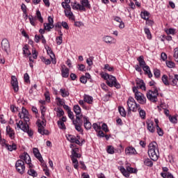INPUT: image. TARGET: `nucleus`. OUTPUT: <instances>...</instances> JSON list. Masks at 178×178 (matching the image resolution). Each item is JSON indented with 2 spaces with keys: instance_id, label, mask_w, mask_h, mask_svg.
<instances>
[{
  "instance_id": "1",
  "label": "nucleus",
  "mask_w": 178,
  "mask_h": 178,
  "mask_svg": "<svg viewBox=\"0 0 178 178\" xmlns=\"http://www.w3.org/2000/svg\"><path fill=\"white\" fill-rule=\"evenodd\" d=\"M147 154L152 160L158 161V158H159V150L158 149L156 142L149 143Z\"/></svg>"
},
{
  "instance_id": "2",
  "label": "nucleus",
  "mask_w": 178,
  "mask_h": 178,
  "mask_svg": "<svg viewBox=\"0 0 178 178\" xmlns=\"http://www.w3.org/2000/svg\"><path fill=\"white\" fill-rule=\"evenodd\" d=\"M102 79L106 80V83L108 87H115V88H120V83H118L116 77L109 75L108 73H103L101 74Z\"/></svg>"
},
{
  "instance_id": "3",
  "label": "nucleus",
  "mask_w": 178,
  "mask_h": 178,
  "mask_svg": "<svg viewBox=\"0 0 178 178\" xmlns=\"http://www.w3.org/2000/svg\"><path fill=\"white\" fill-rule=\"evenodd\" d=\"M79 148H74L72 149L71 152V161H72V163L74 165V169H79V161L77 160V158H81V154H79Z\"/></svg>"
},
{
  "instance_id": "4",
  "label": "nucleus",
  "mask_w": 178,
  "mask_h": 178,
  "mask_svg": "<svg viewBox=\"0 0 178 178\" xmlns=\"http://www.w3.org/2000/svg\"><path fill=\"white\" fill-rule=\"evenodd\" d=\"M133 92L135 94V99L138 101L139 104L141 105H145V104H147V98L144 95V94L141 93L138 91V89H137V87L134 86L132 88Z\"/></svg>"
},
{
  "instance_id": "5",
  "label": "nucleus",
  "mask_w": 178,
  "mask_h": 178,
  "mask_svg": "<svg viewBox=\"0 0 178 178\" xmlns=\"http://www.w3.org/2000/svg\"><path fill=\"white\" fill-rule=\"evenodd\" d=\"M158 95H159V92H158V88L155 86L146 94L147 99L151 101V102H156V101H158Z\"/></svg>"
},
{
  "instance_id": "6",
  "label": "nucleus",
  "mask_w": 178,
  "mask_h": 178,
  "mask_svg": "<svg viewBox=\"0 0 178 178\" xmlns=\"http://www.w3.org/2000/svg\"><path fill=\"white\" fill-rule=\"evenodd\" d=\"M128 111L129 112H137L138 109H140V104L136 102L134 98L130 97L127 101Z\"/></svg>"
},
{
  "instance_id": "7",
  "label": "nucleus",
  "mask_w": 178,
  "mask_h": 178,
  "mask_svg": "<svg viewBox=\"0 0 178 178\" xmlns=\"http://www.w3.org/2000/svg\"><path fill=\"white\" fill-rule=\"evenodd\" d=\"M17 127L18 129L22 130V131H24V133H27L29 137H33V131L29 129V122L24 123L23 121L19 120L18 122H17Z\"/></svg>"
},
{
  "instance_id": "8",
  "label": "nucleus",
  "mask_w": 178,
  "mask_h": 178,
  "mask_svg": "<svg viewBox=\"0 0 178 178\" xmlns=\"http://www.w3.org/2000/svg\"><path fill=\"white\" fill-rule=\"evenodd\" d=\"M15 168L17 172L20 175H24L26 170V165H24V161L23 160H17L15 163Z\"/></svg>"
},
{
  "instance_id": "9",
  "label": "nucleus",
  "mask_w": 178,
  "mask_h": 178,
  "mask_svg": "<svg viewBox=\"0 0 178 178\" xmlns=\"http://www.w3.org/2000/svg\"><path fill=\"white\" fill-rule=\"evenodd\" d=\"M46 123L47 122H45L44 120H42V121L40 122H38V133H40V134H42V136H48V134H49V131L45 129L44 127L46 125Z\"/></svg>"
},
{
  "instance_id": "10",
  "label": "nucleus",
  "mask_w": 178,
  "mask_h": 178,
  "mask_svg": "<svg viewBox=\"0 0 178 178\" xmlns=\"http://www.w3.org/2000/svg\"><path fill=\"white\" fill-rule=\"evenodd\" d=\"M1 45L2 50L4 51L7 55H8L10 51V44L9 43V40H8L6 38L3 39L1 40Z\"/></svg>"
},
{
  "instance_id": "11",
  "label": "nucleus",
  "mask_w": 178,
  "mask_h": 178,
  "mask_svg": "<svg viewBox=\"0 0 178 178\" xmlns=\"http://www.w3.org/2000/svg\"><path fill=\"white\" fill-rule=\"evenodd\" d=\"M18 115L20 119H24V123H29L30 122V118L29 117V111L24 107H22V112L19 113Z\"/></svg>"
},
{
  "instance_id": "12",
  "label": "nucleus",
  "mask_w": 178,
  "mask_h": 178,
  "mask_svg": "<svg viewBox=\"0 0 178 178\" xmlns=\"http://www.w3.org/2000/svg\"><path fill=\"white\" fill-rule=\"evenodd\" d=\"M67 139L68 141L77 144L78 145H80V136H74V135H68L67 136Z\"/></svg>"
},
{
  "instance_id": "13",
  "label": "nucleus",
  "mask_w": 178,
  "mask_h": 178,
  "mask_svg": "<svg viewBox=\"0 0 178 178\" xmlns=\"http://www.w3.org/2000/svg\"><path fill=\"white\" fill-rule=\"evenodd\" d=\"M147 129L150 133H155V127L154 126V121L147 120L146 122Z\"/></svg>"
},
{
  "instance_id": "14",
  "label": "nucleus",
  "mask_w": 178,
  "mask_h": 178,
  "mask_svg": "<svg viewBox=\"0 0 178 178\" xmlns=\"http://www.w3.org/2000/svg\"><path fill=\"white\" fill-rule=\"evenodd\" d=\"M11 84L15 92H17V91H19V84L17 83V79L16 78V76H12Z\"/></svg>"
},
{
  "instance_id": "15",
  "label": "nucleus",
  "mask_w": 178,
  "mask_h": 178,
  "mask_svg": "<svg viewBox=\"0 0 178 178\" xmlns=\"http://www.w3.org/2000/svg\"><path fill=\"white\" fill-rule=\"evenodd\" d=\"M136 88H140V90H143V91H145L147 90V88L145 87V83H144V81L143 79H137L136 80Z\"/></svg>"
},
{
  "instance_id": "16",
  "label": "nucleus",
  "mask_w": 178,
  "mask_h": 178,
  "mask_svg": "<svg viewBox=\"0 0 178 178\" xmlns=\"http://www.w3.org/2000/svg\"><path fill=\"white\" fill-rule=\"evenodd\" d=\"M83 120L84 122V127L86 130L91 129V127H92V125L91 124V122H90V120L86 116H82Z\"/></svg>"
},
{
  "instance_id": "17",
  "label": "nucleus",
  "mask_w": 178,
  "mask_h": 178,
  "mask_svg": "<svg viewBox=\"0 0 178 178\" xmlns=\"http://www.w3.org/2000/svg\"><path fill=\"white\" fill-rule=\"evenodd\" d=\"M20 159L24 161L25 163H30V162H31V158L30 157V155L27 154V152L23 153L20 156Z\"/></svg>"
},
{
  "instance_id": "18",
  "label": "nucleus",
  "mask_w": 178,
  "mask_h": 178,
  "mask_svg": "<svg viewBox=\"0 0 178 178\" xmlns=\"http://www.w3.org/2000/svg\"><path fill=\"white\" fill-rule=\"evenodd\" d=\"M125 154L126 155H136L137 154V152L136 151V149L133 147H128L125 149Z\"/></svg>"
},
{
  "instance_id": "19",
  "label": "nucleus",
  "mask_w": 178,
  "mask_h": 178,
  "mask_svg": "<svg viewBox=\"0 0 178 178\" xmlns=\"http://www.w3.org/2000/svg\"><path fill=\"white\" fill-rule=\"evenodd\" d=\"M33 152L34 156H35V158H37V159H38L40 162H42L43 159H42V156H41V153H40V150H38V148L35 147L33 149Z\"/></svg>"
},
{
  "instance_id": "20",
  "label": "nucleus",
  "mask_w": 178,
  "mask_h": 178,
  "mask_svg": "<svg viewBox=\"0 0 178 178\" xmlns=\"http://www.w3.org/2000/svg\"><path fill=\"white\" fill-rule=\"evenodd\" d=\"M6 133L9 136L10 138H11L12 140L15 138V132L13 131V130H12L10 126L6 127Z\"/></svg>"
},
{
  "instance_id": "21",
  "label": "nucleus",
  "mask_w": 178,
  "mask_h": 178,
  "mask_svg": "<svg viewBox=\"0 0 178 178\" xmlns=\"http://www.w3.org/2000/svg\"><path fill=\"white\" fill-rule=\"evenodd\" d=\"M64 12H65V15L67 17H68L69 19H74L73 13L72 12V8L65 10Z\"/></svg>"
},
{
  "instance_id": "22",
  "label": "nucleus",
  "mask_w": 178,
  "mask_h": 178,
  "mask_svg": "<svg viewBox=\"0 0 178 178\" xmlns=\"http://www.w3.org/2000/svg\"><path fill=\"white\" fill-rule=\"evenodd\" d=\"M83 115H76V120H73V124H79V125H83V121L81 119H83Z\"/></svg>"
},
{
  "instance_id": "23",
  "label": "nucleus",
  "mask_w": 178,
  "mask_h": 178,
  "mask_svg": "<svg viewBox=\"0 0 178 178\" xmlns=\"http://www.w3.org/2000/svg\"><path fill=\"white\" fill-rule=\"evenodd\" d=\"M61 75L62 77H64L65 79H67L69 77V68L62 67L61 70Z\"/></svg>"
},
{
  "instance_id": "24",
  "label": "nucleus",
  "mask_w": 178,
  "mask_h": 178,
  "mask_svg": "<svg viewBox=\"0 0 178 178\" xmlns=\"http://www.w3.org/2000/svg\"><path fill=\"white\" fill-rule=\"evenodd\" d=\"M143 71L145 72V74H147L148 77L151 79L152 77V73L151 72V70L149 69V66L146 65L143 67Z\"/></svg>"
},
{
  "instance_id": "25",
  "label": "nucleus",
  "mask_w": 178,
  "mask_h": 178,
  "mask_svg": "<svg viewBox=\"0 0 178 178\" xmlns=\"http://www.w3.org/2000/svg\"><path fill=\"white\" fill-rule=\"evenodd\" d=\"M137 60L139 63V66H140V67H145L146 65L145 61L144 60V56H140L138 58Z\"/></svg>"
},
{
  "instance_id": "26",
  "label": "nucleus",
  "mask_w": 178,
  "mask_h": 178,
  "mask_svg": "<svg viewBox=\"0 0 178 178\" xmlns=\"http://www.w3.org/2000/svg\"><path fill=\"white\" fill-rule=\"evenodd\" d=\"M84 102H87V104H92L93 98L92 97L88 95H84L83 96Z\"/></svg>"
},
{
  "instance_id": "27",
  "label": "nucleus",
  "mask_w": 178,
  "mask_h": 178,
  "mask_svg": "<svg viewBox=\"0 0 178 178\" xmlns=\"http://www.w3.org/2000/svg\"><path fill=\"white\" fill-rule=\"evenodd\" d=\"M115 39H113V38L111 37V36H104L103 38V41H104V42H106V44H113V40Z\"/></svg>"
},
{
  "instance_id": "28",
  "label": "nucleus",
  "mask_w": 178,
  "mask_h": 178,
  "mask_svg": "<svg viewBox=\"0 0 178 178\" xmlns=\"http://www.w3.org/2000/svg\"><path fill=\"white\" fill-rule=\"evenodd\" d=\"M140 17L144 20H148L149 19V13L147 10L140 13Z\"/></svg>"
},
{
  "instance_id": "29",
  "label": "nucleus",
  "mask_w": 178,
  "mask_h": 178,
  "mask_svg": "<svg viewBox=\"0 0 178 178\" xmlns=\"http://www.w3.org/2000/svg\"><path fill=\"white\" fill-rule=\"evenodd\" d=\"M60 92L61 94V96L63 98H66V97H69V95H70L69 90H67L65 89V88H61L60 90Z\"/></svg>"
},
{
  "instance_id": "30",
  "label": "nucleus",
  "mask_w": 178,
  "mask_h": 178,
  "mask_svg": "<svg viewBox=\"0 0 178 178\" xmlns=\"http://www.w3.org/2000/svg\"><path fill=\"white\" fill-rule=\"evenodd\" d=\"M81 6H83V8H87L88 9H90L91 8V5L88 2V0H81Z\"/></svg>"
},
{
  "instance_id": "31",
  "label": "nucleus",
  "mask_w": 178,
  "mask_h": 178,
  "mask_svg": "<svg viewBox=\"0 0 178 178\" xmlns=\"http://www.w3.org/2000/svg\"><path fill=\"white\" fill-rule=\"evenodd\" d=\"M74 112L76 113V116H80V113H81V108L79 105L74 106Z\"/></svg>"
},
{
  "instance_id": "32",
  "label": "nucleus",
  "mask_w": 178,
  "mask_h": 178,
  "mask_svg": "<svg viewBox=\"0 0 178 178\" xmlns=\"http://www.w3.org/2000/svg\"><path fill=\"white\" fill-rule=\"evenodd\" d=\"M43 26L46 31H51V30L54 27V24L48 23H44Z\"/></svg>"
},
{
  "instance_id": "33",
  "label": "nucleus",
  "mask_w": 178,
  "mask_h": 178,
  "mask_svg": "<svg viewBox=\"0 0 178 178\" xmlns=\"http://www.w3.org/2000/svg\"><path fill=\"white\" fill-rule=\"evenodd\" d=\"M144 165H145V166H149L151 168L154 165V162H152V159H145L144 160Z\"/></svg>"
},
{
  "instance_id": "34",
  "label": "nucleus",
  "mask_w": 178,
  "mask_h": 178,
  "mask_svg": "<svg viewBox=\"0 0 178 178\" xmlns=\"http://www.w3.org/2000/svg\"><path fill=\"white\" fill-rule=\"evenodd\" d=\"M120 170L123 176H124L125 177H130V174L129 173V171H127V170H126L124 167H120Z\"/></svg>"
},
{
  "instance_id": "35",
  "label": "nucleus",
  "mask_w": 178,
  "mask_h": 178,
  "mask_svg": "<svg viewBox=\"0 0 178 178\" xmlns=\"http://www.w3.org/2000/svg\"><path fill=\"white\" fill-rule=\"evenodd\" d=\"M29 19L31 26H33L35 27V26L36 25L35 22H37V17L31 15L29 17Z\"/></svg>"
},
{
  "instance_id": "36",
  "label": "nucleus",
  "mask_w": 178,
  "mask_h": 178,
  "mask_svg": "<svg viewBox=\"0 0 178 178\" xmlns=\"http://www.w3.org/2000/svg\"><path fill=\"white\" fill-rule=\"evenodd\" d=\"M72 9H79V10H83V12H86V8L81 6L80 3H75L74 5H73Z\"/></svg>"
},
{
  "instance_id": "37",
  "label": "nucleus",
  "mask_w": 178,
  "mask_h": 178,
  "mask_svg": "<svg viewBox=\"0 0 178 178\" xmlns=\"http://www.w3.org/2000/svg\"><path fill=\"white\" fill-rule=\"evenodd\" d=\"M35 17H36L40 23H44V19L42 16H41V12H40V10L36 11V16H35Z\"/></svg>"
},
{
  "instance_id": "38",
  "label": "nucleus",
  "mask_w": 178,
  "mask_h": 178,
  "mask_svg": "<svg viewBox=\"0 0 178 178\" xmlns=\"http://www.w3.org/2000/svg\"><path fill=\"white\" fill-rule=\"evenodd\" d=\"M28 175H29V176H32V177H37V176H38V174L35 170H34V169H29L28 170Z\"/></svg>"
},
{
  "instance_id": "39",
  "label": "nucleus",
  "mask_w": 178,
  "mask_h": 178,
  "mask_svg": "<svg viewBox=\"0 0 178 178\" xmlns=\"http://www.w3.org/2000/svg\"><path fill=\"white\" fill-rule=\"evenodd\" d=\"M118 111L120 113V114L123 117L125 118L126 116V110H124V108L122 107V106H119L118 107Z\"/></svg>"
},
{
  "instance_id": "40",
  "label": "nucleus",
  "mask_w": 178,
  "mask_h": 178,
  "mask_svg": "<svg viewBox=\"0 0 178 178\" xmlns=\"http://www.w3.org/2000/svg\"><path fill=\"white\" fill-rule=\"evenodd\" d=\"M57 124L61 130H65L66 129V125H65V122H63L62 121H58Z\"/></svg>"
},
{
  "instance_id": "41",
  "label": "nucleus",
  "mask_w": 178,
  "mask_h": 178,
  "mask_svg": "<svg viewBox=\"0 0 178 178\" xmlns=\"http://www.w3.org/2000/svg\"><path fill=\"white\" fill-rule=\"evenodd\" d=\"M145 33L147 35V38L148 40H151L152 38V35H151V31L148 28H145L144 29Z\"/></svg>"
},
{
  "instance_id": "42",
  "label": "nucleus",
  "mask_w": 178,
  "mask_h": 178,
  "mask_svg": "<svg viewBox=\"0 0 178 178\" xmlns=\"http://www.w3.org/2000/svg\"><path fill=\"white\" fill-rule=\"evenodd\" d=\"M107 152L108 154H111V155L115 154V148L112 145H109L107 147Z\"/></svg>"
},
{
  "instance_id": "43",
  "label": "nucleus",
  "mask_w": 178,
  "mask_h": 178,
  "mask_svg": "<svg viewBox=\"0 0 178 178\" xmlns=\"http://www.w3.org/2000/svg\"><path fill=\"white\" fill-rule=\"evenodd\" d=\"M6 148H8V151H13L15 149H16V145L15 144H13V145H6Z\"/></svg>"
},
{
  "instance_id": "44",
  "label": "nucleus",
  "mask_w": 178,
  "mask_h": 178,
  "mask_svg": "<svg viewBox=\"0 0 178 178\" xmlns=\"http://www.w3.org/2000/svg\"><path fill=\"white\" fill-rule=\"evenodd\" d=\"M138 110L141 119H145V111L141 109V107H140V109Z\"/></svg>"
},
{
  "instance_id": "45",
  "label": "nucleus",
  "mask_w": 178,
  "mask_h": 178,
  "mask_svg": "<svg viewBox=\"0 0 178 178\" xmlns=\"http://www.w3.org/2000/svg\"><path fill=\"white\" fill-rule=\"evenodd\" d=\"M56 100L58 105H60V106H63V105H65V101L60 97H56Z\"/></svg>"
},
{
  "instance_id": "46",
  "label": "nucleus",
  "mask_w": 178,
  "mask_h": 178,
  "mask_svg": "<svg viewBox=\"0 0 178 178\" xmlns=\"http://www.w3.org/2000/svg\"><path fill=\"white\" fill-rule=\"evenodd\" d=\"M166 65L168 66V67H170V68H172L176 66V65L173 61H170V60L166 61Z\"/></svg>"
},
{
  "instance_id": "47",
  "label": "nucleus",
  "mask_w": 178,
  "mask_h": 178,
  "mask_svg": "<svg viewBox=\"0 0 178 178\" xmlns=\"http://www.w3.org/2000/svg\"><path fill=\"white\" fill-rule=\"evenodd\" d=\"M163 83L165 84V86H169V82L168 81V76L163 75L161 79Z\"/></svg>"
},
{
  "instance_id": "48",
  "label": "nucleus",
  "mask_w": 178,
  "mask_h": 178,
  "mask_svg": "<svg viewBox=\"0 0 178 178\" xmlns=\"http://www.w3.org/2000/svg\"><path fill=\"white\" fill-rule=\"evenodd\" d=\"M156 130H157V134H159V136L160 137H162V136H163V130H162V129H161V127H159V125H157Z\"/></svg>"
},
{
  "instance_id": "49",
  "label": "nucleus",
  "mask_w": 178,
  "mask_h": 178,
  "mask_svg": "<svg viewBox=\"0 0 178 178\" xmlns=\"http://www.w3.org/2000/svg\"><path fill=\"white\" fill-rule=\"evenodd\" d=\"M112 97V93L111 92H108V94L105 95L103 97L104 101H109V98Z\"/></svg>"
},
{
  "instance_id": "50",
  "label": "nucleus",
  "mask_w": 178,
  "mask_h": 178,
  "mask_svg": "<svg viewBox=\"0 0 178 178\" xmlns=\"http://www.w3.org/2000/svg\"><path fill=\"white\" fill-rule=\"evenodd\" d=\"M63 115H65V111H63L62 108H58L57 116L58 118H61V116H63Z\"/></svg>"
},
{
  "instance_id": "51",
  "label": "nucleus",
  "mask_w": 178,
  "mask_h": 178,
  "mask_svg": "<svg viewBox=\"0 0 178 178\" xmlns=\"http://www.w3.org/2000/svg\"><path fill=\"white\" fill-rule=\"evenodd\" d=\"M174 58L175 62H178V47L175 48L174 50Z\"/></svg>"
},
{
  "instance_id": "52",
  "label": "nucleus",
  "mask_w": 178,
  "mask_h": 178,
  "mask_svg": "<svg viewBox=\"0 0 178 178\" xmlns=\"http://www.w3.org/2000/svg\"><path fill=\"white\" fill-rule=\"evenodd\" d=\"M63 36L57 37L56 39L57 45H60L63 42Z\"/></svg>"
},
{
  "instance_id": "53",
  "label": "nucleus",
  "mask_w": 178,
  "mask_h": 178,
  "mask_svg": "<svg viewBox=\"0 0 178 178\" xmlns=\"http://www.w3.org/2000/svg\"><path fill=\"white\" fill-rule=\"evenodd\" d=\"M92 128L94 130H95V131L98 132L99 130H101V125H98V124L94 123L92 124Z\"/></svg>"
},
{
  "instance_id": "54",
  "label": "nucleus",
  "mask_w": 178,
  "mask_h": 178,
  "mask_svg": "<svg viewBox=\"0 0 178 178\" xmlns=\"http://www.w3.org/2000/svg\"><path fill=\"white\" fill-rule=\"evenodd\" d=\"M127 170L128 172V173H136V170L130 167V166H127Z\"/></svg>"
},
{
  "instance_id": "55",
  "label": "nucleus",
  "mask_w": 178,
  "mask_h": 178,
  "mask_svg": "<svg viewBox=\"0 0 178 178\" xmlns=\"http://www.w3.org/2000/svg\"><path fill=\"white\" fill-rule=\"evenodd\" d=\"M23 52L24 55H31V53H30V51L29 50V47L25 45V47L23 48Z\"/></svg>"
},
{
  "instance_id": "56",
  "label": "nucleus",
  "mask_w": 178,
  "mask_h": 178,
  "mask_svg": "<svg viewBox=\"0 0 178 178\" xmlns=\"http://www.w3.org/2000/svg\"><path fill=\"white\" fill-rule=\"evenodd\" d=\"M101 129H102V130L105 131V133H108V131H109V129H108V125L106 123L102 124Z\"/></svg>"
},
{
  "instance_id": "57",
  "label": "nucleus",
  "mask_w": 178,
  "mask_h": 178,
  "mask_svg": "<svg viewBox=\"0 0 178 178\" xmlns=\"http://www.w3.org/2000/svg\"><path fill=\"white\" fill-rule=\"evenodd\" d=\"M104 69L108 70V72H113L114 70L113 67H111L108 64L104 65Z\"/></svg>"
},
{
  "instance_id": "58",
  "label": "nucleus",
  "mask_w": 178,
  "mask_h": 178,
  "mask_svg": "<svg viewBox=\"0 0 178 178\" xmlns=\"http://www.w3.org/2000/svg\"><path fill=\"white\" fill-rule=\"evenodd\" d=\"M94 57L91 56L86 60V63H88V66H92V60Z\"/></svg>"
},
{
  "instance_id": "59",
  "label": "nucleus",
  "mask_w": 178,
  "mask_h": 178,
  "mask_svg": "<svg viewBox=\"0 0 178 178\" xmlns=\"http://www.w3.org/2000/svg\"><path fill=\"white\" fill-rule=\"evenodd\" d=\"M70 3H63L62 2L61 5L63 6V8L64 9H65V10H66V9H70V5L69 4Z\"/></svg>"
},
{
  "instance_id": "60",
  "label": "nucleus",
  "mask_w": 178,
  "mask_h": 178,
  "mask_svg": "<svg viewBox=\"0 0 178 178\" xmlns=\"http://www.w3.org/2000/svg\"><path fill=\"white\" fill-rule=\"evenodd\" d=\"M75 126V130H76V131H79V133H82L83 131V129H81V126L80 124H74Z\"/></svg>"
},
{
  "instance_id": "61",
  "label": "nucleus",
  "mask_w": 178,
  "mask_h": 178,
  "mask_svg": "<svg viewBox=\"0 0 178 178\" xmlns=\"http://www.w3.org/2000/svg\"><path fill=\"white\" fill-rule=\"evenodd\" d=\"M24 79L25 83H30V76H29V74L25 73L24 75Z\"/></svg>"
},
{
  "instance_id": "62",
  "label": "nucleus",
  "mask_w": 178,
  "mask_h": 178,
  "mask_svg": "<svg viewBox=\"0 0 178 178\" xmlns=\"http://www.w3.org/2000/svg\"><path fill=\"white\" fill-rule=\"evenodd\" d=\"M154 74L155 77H159V76H161V71L158 69H154Z\"/></svg>"
},
{
  "instance_id": "63",
  "label": "nucleus",
  "mask_w": 178,
  "mask_h": 178,
  "mask_svg": "<svg viewBox=\"0 0 178 178\" xmlns=\"http://www.w3.org/2000/svg\"><path fill=\"white\" fill-rule=\"evenodd\" d=\"M44 97L47 102H51V97H49V92L44 93Z\"/></svg>"
},
{
  "instance_id": "64",
  "label": "nucleus",
  "mask_w": 178,
  "mask_h": 178,
  "mask_svg": "<svg viewBox=\"0 0 178 178\" xmlns=\"http://www.w3.org/2000/svg\"><path fill=\"white\" fill-rule=\"evenodd\" d=\"M54 27L56 31L60 30L62 29V24H60V22H58L55 24Z\"/></svg>"
}]
</instances>
